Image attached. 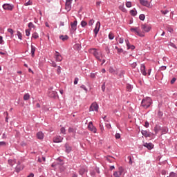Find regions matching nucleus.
Instances as JSON below:
<instances>
[{
	"instance_id": "obj_49",
	"label": "nucleus",
	"mask_w": 177,
	"mask_h": 177,
	"mask_svg": "<svg viewBox=\"0 0 177 177\" xmlns=\"http://www.w3.org/2000/svg\"><path fill=\"white\" fill-rule=\"evenodd\" d=\"M115 139H120L121 138V134L120 133H116L115 135Z\"/></svg>"
},
{
	"instance_id": "obj_37",
	"label": "nucleus",
	"mask_w": 177,
	"mask_h": 177,
	"mask_svg": "<svg viewBox=\"0 0 177 177\" xmlns=\"http://www.w3.org/2000/svg\"><path fill=\"white\" fill-rule=\"evenodd\" d=\"M50 64L51 67H57V64H56V62L55 61H51L50 62Z\"/></svg>"
},
{
	"instance_id": "obj_50",
	"label": "nucleus",
	"mask_w": 177,
	"mask_h": 177,
	"mask_svg": "<svg viewBox=\"0 0 177 177\" xmlns=\"http://www.w3.org/2000/svg\"><path fill=\"white\" fill-rule=\"evenodd\" d=\"M98 61L102 62V64H104V63H106V59H102V57L100 58V59H98Z\"/></svg>"
},
{
	"instance_id": "obj_58",
	"label": "nucleus",
	"mask_w": 177,
	"mask_h": 177,
	"mask_svg": "<svg viewBox=\"0 0 177 177\" xmlns=\"http://www.w3.org/2000/svg\"><path fill=\"white\" fill-rule=\"evenodd\" d=\"M100 129L101 132H103L104 131V127H103L102 124H100Z\"/></svg>"
},
{
	"instance_id": "obj_64",
	"label": "nucleus",
	"mask_w": 177,
	"mask_h": 177,
	"mask_svg": "<svg viewBox=\"0 0 177 177\" xmlns=\"http://www.w3.org/2000/svg\"><path fill=\"white\" fill-rule=\"evenodd\" d=\"M160 70H161L162 71H164V70H167V66H162L160 67Z\"/></svg>"
},
{
	"instance_id": "obj_54",
	"label": "nucleus",
	"mask_w": 177,
	"mask_h": 177,
	"mask_svg": "<svg viewBox=\"0 0 177 177\" xmlns=\"http://www.w3.org/2000/svg\"><path fill=\"white\" fill-rule=\"evenodd\" d=\"M127 158H128V160H129V164H130V165H132V164H133L132 158L131 156H128Z\"/></svg>"
},
{
	"instance_id": "obj_38",
	"label": "nucleus",
	"mask_w": 177,
	"mask_h": 177,
	"mask_svg": "<svg viewBox=\"0 0 177 177\" xmlns=\"http://www.w3.org/2000/svg\"><path fill=\"white\" fill-rule=\"evenodd\" d=\"M109 73L111 74H115V69L113 67L109 68Z\"/></svg>"
},
{
	"instance_id": "obj_29",
	"label": "nucleus",
	"mask_w": 177,
	"mask_h": 177,
	"mask_svg": "<svg viewBox=\"0 0 177 177\" xmlns=\"http://www.w3.org/2000/svg\"><path fill=\"white\" fill-rule=\"evenodd\" d=\"M59 39H62V41H67V39H68V36L61 35V36H59Z\"/></svg>"
},
{
	"instance_id": "obj_4",
	"label": "nucleus",
	"mask_w": 177,
	"mask_h": 177,
	"mask_svg": "<svg viewBox=\"0 0 177 177\" xmlns=\"http://www.w3.org/2000/svg\"><path fill=\"white\" fill-rule=\"evenodd\" d=\"M130 31H131V32H135L137 35H138V37H145V34L141 33L140 32H139V28H138V27L131 28L130 29Z\"/></svg>"
},
{
	"instance_id": "obj_42",
	"label": "nucleus",
	"mask_w": 177,
	"mask_h": 177,
	"mask_svg": "<svg viewBox=\"0 0 177 177\" xmlns=\"http://www.w3.org/2000/svg\"><path fill=\"white\" fill-rule=\"evenodd\" d=\"M102 92H104L106 91V82H104L102 85Z\"/></svg>"
},
{
	"instance_id": "obj_1",
	"label": "nucleus",
	"mask_w": 177,
	"mask_h": 177,
	"mask_svg": "<svg viewBox=\"0 0 177 177\" xmlns=\"http://www.w3.org/2000/svg\"><path fill=\"white\" fill-rule=\"evenodd\" d=\"M153 104V100L150 97H146L142 100L141 106L144 109H149L150 106Z\"/></svg>"
},
{
	"instance_id": "obj_23",
	"label": "nucleus",
	"mask_w": 177,
	"mask_h": 177,
	"mask_svg": "<svg viewBox=\"0 0 177 177\" xmlns=\"http://www.w3.org/2000/svg\"><path fill=\"white\" fill-rule=\"evenodd\" d=\"M160 131H161V126L156 124L154 127V132H155L156 135H157V133H158V132H160Z\"/></svg>"
},
{
	"instance_id": "obj_62",
	"label": "nucleus",
	"mask_w": 177,
	"mask_h": 177,
	"mask_svg": "<svg viewBox=\"0 0 177 177\" xmlns=\"http://www.w3.org/2000/svg\"><path fill=\"white\" fill-rule=\"evenodd\" d=\"M137 66L136 62H133V64H131V67L132 68H136Z\"/></svg>"
},
{
	"instance_id": "obj_14",
	"label": "nucleus",
	"mask_w": 177,
	"mask_h": 177,
	"mask_svg": "<svg viewBox=\"0 0 177 177\" xmlns=\"http://www.w3.org/2000/svg\"><path fill=\"white\" fill-rule=\"evenodd\" d=\"M55 60L57 62H62V60H63V57H62V55H60V53L57 51L55 52Z\"/></svg>"
},
{
	"instance_id": "obj_24",
	"label": "nucleus",
	"mask_w": 177,
	"mask_h": 177,
	"mask_svg": "<svg viewBox=\"0 0 177 177\" xmlns=\"http://www.w3.org/2000/svg\"><path fill=\"white\" fill-rule=\"evenodd\" d=\"M37 139L42 140L44 139V133L42 131H39L37 133Z\"/></svg>"
},
{
	"instance_id": "obj_27",
	"label": "nucleus",
	"mask_w": 177,
	"mask_h": 177,
	"mask_svg": "<svg viewBox=\"0 0 177 177\" xmlns=\"http://www.w3.org/2000/svg\"><path fill=\"white\" fill-rule=\"evenodd\" d=\"M130 15L131 16H136V15H138V11H136V9H133L130 10Z\"/></svg>"
},
{
	"instance_id": "obj_46",
	"label": "nucleus",
	"mask_w": 177,
	"mask_h": 177,
	"mask_svg": "<svg viewBox=\"0 0 177 177\" xmlns=\"http://www.w3.org/2000/svg\"><path fill=\"white\" fill-rule=\"evenodd\" d=\"M7 31H8V32H10V34L11 35H13V34H14V32H15V31H14L13 29H12V28H8V29L7 30Z\"/></svg>"
},
{
	"instance_id": "obj_34",
	"label": "nucleus",
	"mask_w": 177,
	"mask_h": 177,
	"mask_svg": "<svg viewBox=\"0 0 177 177\" xmlns=\"http://www.w3.org/2000/svg\"><path fill=\"white\" fill-rule=\"evenodd\" d=\"M17 35L19 39H20L21 41V39H23V36L21 35V32H20L19 31H17Z\"/></svg>"
},
{
	"instance_id": "obj_19",
	"label": "nucleus",
	"mask_w": 177,
	"mask_h": 177,
	"mask_svg": "<svg viewBox=\"0 0 177 177\" xmlns=\"http://www.w3.org/2000/svg\"><path fill=\"white\" fill-rule=\"evenodd\" d=\"M65 149H66L65 151L68 154L69 153H71V150H73V148L70 145H68V144H65Z\"/></svg>"
},
{
	"instance_id": "obj_47",
	"label": "nucleus",
	"mask_w": 177,
	"mask_h": 177,
	"mask_svg": "<svg viewBox=\"0 0 177 177\" xmlns=\"http://www.w3.org/2000/svg\"><path fill=\"white\" fill-rule=\"evenodd\" d=\"M60 131L61 133H63V135H66V128L62 127Z\"/></svg>"
},
{
	"instance_id": "obj_40",
	"label": "nucleus",
	"mask_w": 177,
	"mask_h": 177,
	"mask_svg": "<svg viewBox=\"0 0 177 177\" xmlns=\"http://www.w3.org/2000/svg\"><path fill=\"white\" fill-rule=\"evenodd\" d=\"M126 6H127V8H131V7H132V2H131V1H127V2L126 3Z\"/></svg>"
},
{
	"instance_id": "obj_5",
	"label": "nucleus",
	"mask_w": 177,
	"mask_h": 177,
	"mask_svg": "<svg viewBox=\"0 0 177 177\" xmlns=\"http://www.w3.org/2000/svg\"><path fill=\"white\" fill-rule=\"evenodd\" d=\"M71 3H73V0H66L65 3V10L66 12H70L71 10Z\"/></svg>"
},
{
	"instance_id": "obj_25",
	"label": "nucleus",
	"mask_w": 177,
	"mask_h": 177,
	"mask_svg": "<svg viewBox=\"0 0 177 177\" xmlns=\"http://www.w3.org/2000/svg\"><path fill=\"white\" fill-rule=\"evenodd\" d=\"M126 89H127V92H132V89H133V86H132V85L128 84L126 86Z\"/></svg>"
},
{
	"instance_id": "obj_45",
	"label": "nucleus",
	"mask_w": 177,
	"mask_h": 177,
	"mask_svg": "<svg viewBox=\"0 0 177 177\" xmlns=\"http://www.w3.org/2000/svg\"><path fill=\"white\" fill-rule=\"evenodd\" d=\"M127 49H128V50L131 49V50H135V46L130 44V45L127 47Z\"/></svg>"
},
{
	"instance_id": "obj_60",
	"label": "nucleus",
	"mask_w": 177,
	"mask_h": 177,
	"mask_svg": "<svg viewBox=\"0 0 177 177\" xmlns=\"http://www.w3.org/2000/svg\"><path fill=\"white\" fill-rule=\"evenodd\" d=\"M119 44H124V38L120 37L119 39Z\"/></svg>"
},
{
	"instance_id": "obj_20",
	"label": "nucleus",
	"mask_w": 177,
	"mask_h": 177,
	"mask_svg": "<svg viewBox=\"0 0 177 177\" xmlns=\"http://www.w3.org/2000/svg\"><path fill=\"white\" fill-rule=\"evenodd\" d=\"M141 133L145 138H150V133L147 130H142Z\"/></svg>"
},
{
	"instance_id": "obj_7",
	"label": "nucleus",
	"mask_w": 177,
	"mask_h": 177,
	"mask_svg": "<svg viewBox=\"0 0 177 177\" xmlns=\"http://www.w3.org/2000/svg\"><path fill=\"white\" fill-rule=\"evenodd\" d=\"M14 8H15V6L13 4L4 3L3 5V9H4V10H13Z\"/></svg>"
},
{
	"instance_id": "obj_33",
	"label": "nucleus",
	"mask_w": 177,
	"mask_h": 177,
	"mask_svg": "<svg viewBox=\"0 0 177 177\" xmlns=\"http://www.w3.org/2000/svg\"><path fill=\"white\" fill-rule=\"evenodd\" d=\"M32 38H34V39H37V38H39V35H38V33L34 32L32 35Z\"/></svg>"
},
{
	"instance_id": "obj_32",
	"label": "nucleus",
	"mask_w": 177,
	"mask_h": 177,
	"mask_svg": "<svg viewBox=\"0 0 177 177\" xmlns=\"http://www.w3.org/2000/svg\"><path fill=\"white\" fill-rule=\"evenodd\" d=\"M139 19L142 21H145V19H146V16L144 14H140L139 16Z\"/></svg>"
},
{
	"instance_id": "obj_12",
	"label": "nucleus",
	"mask_w": 177,
	"mask_h": 177,
	"mask_svg": "<svg viewBox=\"0 0 177 177\" xmlns=\"http://www.w3.org/2000/svg\"><path fill=\"white\" fill-rule=\"evenodd\" d=\"M63 142V137L60 136H57L53 138L54 143H62Z\"/></svg>"
},
{
	"instance_id": "obj_22",
	"label": "nucleus",
	"mask_w": 177,
	"mask_h": 177,
	"mask_svg": "<svg viewBox=\"0 0 177 177\" xmlns=\"http://www.w3.org/2000/svg\"><path fill=\"white\" fill-rule=\"evenodd\" d=\"M30 48H31V56L32 57H34L35 56V50L37 48H35V46H34L32 44L30 46Z\"/></svg>"
},
{
	"instance_id": "obj_51",
	"label": "nucleus",
	"mask_w": 177,
	"mask_h": 177,
	"mask_svg": "<svg viewBox=\"0 0 177 177\" xmlns=\"http://www.w3.org/2000/svg\"><path fill=\"white\" fill-rule=\"evenodd\" d=\"M80 88H81L82 89H84V91H85L86 92H88V88H86V86L85 85H82V86H80Z\"/></svg>"
},
{
	"instance_id": "obj_39",
	"label": "nucleus",
	"mask_w": 177,
	"mask_h": 177,
	"mask_svg": "<svg viewBox=\"0 0 177 177\" xmlns=\"http://www.w3.org/2000/svg\"><path fill=\"white\" fill-rule=\"evenodd\" d=\"M119 9L120 10H122V12H127V9H125V7H124V6H119Z\"/></svg>"
},
{
	"instance_id": "obj_53",
	"label": "nucleus",
	"mask_w": 177,
	"mask_h": 177,
	"mask_svg": "<svg viewBox=\"0 0 177 177\" xmlns=\"http://www.w3.org/2000/svg\"><path fill=\"white\" fill-rule=\"evenodd\" d=\"M2 146H6V142L1 141L0 142V147H2Z\"/></svg>"
},
{
	"instance_id": "obj_44",
	"label": "nucleus",
	"mask_w": 177,
	"mask_h": 177,
	"mask_svg": "<svg viewBox=\"0 0 177 177\" xmlns=\"http://www.w3.org/2000/svg\"><path fill=\"white\" fill-rule=\"evenodd\" d=\"M169 177H177V174L174 171L170 172Z\"/></svg>"
},
{
	"instance_id": "obj_35",
	"label": "nucleus",
	"mask_w": 177,
	"mask_h": 177,
	"mask_svg": "<svg viewBox=\"0 0 177 177\" xmlns=\"http://www.w3.org/2000/svg\"><path fill=\"white\" fill-rule=\"evenodd\" d=\"M80 24L82 28L86 27V26H88V23L85 21H82Z\"/></svg>"
},
{
	"instance_id": "obj_2",
	"label": "nucleus",
	"mask_w": 177,
	"mask_h": 177,
	"mask_svg": "<svg viewBox=\"0 0 177 177\" xmlns=\"http://www.w3.org/2000/svg\"><path fill=\"white\" fill-rule=\"evenodd\" d=\"M90 52L93 55L97 60H100V58L103 57V53L102 52L99 53L96 48H91Z\"/></svg>"
},
{
	"instance_id": "obj_59",
	"label": "nucleus",
	"mask_w": 177,
	"mask_h": 177,
	"mask_svg": "<svg viewBox=\"0 0 177 177\" xmlns=\"http://www.w3.org/2000/svg\"><path fill=\"white\" fill-rule=\"evenodd\" d=\"M29 5H32V3L30 1L25 3V6H29Z\"/></svg>"
},
{
	"instance_id": "obj_6",
	"label": "nucleus",
	"mask_w": 177,
	"mask_h": 177,
	"mask_svg": "<svg viewBox=\"0 0 177 177\" xmlns=\"http://www.w3.org/2000/svg\"><path fill=\"white\" fill-rule=\"evenodd\" d=\"M122 172H124V168L122 167H119L118 171H114L113 176L115 177H121L122 175Z\"/></svg>"
},
{
	"instance_id": "obj_11",
	"label": "nucleus",
	"mask_w": 177,
	"mask_h": 177,
	"mask_svg": "<svg viewBox=\"0 0 177 177\" xmlns=\"http://www.w3.org/2000/svg\"><path fill=\"white\" fill-rule=\"evenodd\" d=\"M100 30V21H97L96 23L95 27L93 30L95 35V37H96L97 35V34L99 33V30Z\"/></svg>"
},
{
	"instance_id": "obj_26",
	"label": "nucleus",
	"mask_w": 177,
	"mask_h": 177,
	"mask_svg": "<svg viewBox=\"0 0 177 177\" xmlns=\"http://www.w3.org/2000/svg\"><path fill=\"white\" fill-rule=\"evenodd\" d=\"M68 131L69 133H75L77 132V129L69 127L68 129Z\"/></svg>"
},
{
	"instance_id": "obj_15",
	"label": "nucleus",
	"mask_w": 177,
	"mask_h": 177,
	"mask_svg": "<svg viewBox=\"0 0 177 177\" xmlns=\"http://www.w3.org/2000/svg\"><path fill=\"white\" fill-rule=\"evenodd\" d=\"M77 24H78V21H77V20L71 23V27L72 31H77Z\"/></svg>"
},
{
	"instance_id": "obj_30",
	"label": "nucleus",
	"mask_w": 177,
	"mask_h": 177,
	"mask_svg": "<svg viewBox=\"0 0 177 177\" xmlns=\"http://www.w3.org/2000/svg\"><path fill=\"white\" fill-rule=\"evenodd\" d=\"M160 131H162V135H165V133L168 132V128L167 127L161 128Z\"/></svg>"
},
{
	"instance_id": "obj_57",
	"label": "nucleus",
	"mask_w": 177,
	"mask_h": 177,
	"mask_svg": "<svg viewBox=\"0 0 177 177\" xmlns=\"http://www.w3.org/2000/svg\"><path fill=\"white\" fill-rule=\"evenodd\" d=\"M79 79L78 77H75L74 80V85H77L78 84Z\"/></svg>"
},
{
	"instance_id": "obj_3",
	"label": "nucleus",
	"mask_w": 177,
	"mask_h": 177,
	"mask_svg": "<svg viewBox=\"0 0 177 177\" xmlns=\"http://www.w3.org/2000/svg\"><path fill=\"white\" fill-rule=\"evenodd\" d=\"M96 172L97 174H100V170L98 167L91 168L90 169V175L92 177H96Z\"/></svg>"
},
{
	"instance_id": "obj_10",
	"label": "nucleus",
	"mask_w": 177,
	"mask_h": 177,
	"mask_svg": "<svg viewBox=\"0 0 177 177\" xmlns=\"http://www.w3.org/2000/svg\"><path fill=\"white\" fill-rule=\"evenodd\" d=\"M141 29L142 31H144V32H149V31L151 30V27L149 25L142 24L141 25Z\"/></svg>"
},
{
	"instance_id": "obj_63",
	"label": "nucleus",
	"mask_w": 177,
	"mask_h": 177,
	"mask_svg": "<svg viewBox=\"0 0 177 177\" xmlns=\"http://www.w3.org/2000/svg\"><path fill=\"white\" fill-rule=\"evenodd\" d=\"M26 37H30V30H26Z\"/></svg>"
},
{
	"instance_id": "obj_28",
	"label": "nucleus",
	"mask_w": 177,
	"mask_h": 177,
	"mask_svg": "<svg viewBox=\"0 0 177 177\" xmlns=\"http://www.w3.org/2000/svg\"><path fill=\"white\" fill-rule=\"evenodd\" d=\"M74 49H75V50H81V44H75L73 46Z\"/></svg>"
},
{
	"instance_id": "obj_55",
	"label": "nucleus",
	"mask_w": 177,
	"mask_h": 177,
	"mask_svg": "<svg viewBox=\"0 0 177 177\" xmlns=\"http://www.w3.org/2000/svg\"><path fill=\"white\" fill-rule=\"evenodd\" d=\"M162 115H164V113L161 111H159L158 112V117H162Z\"/></svg>"
},
{
	"instance_id": "obj_8",
	"label": "nucleus",
	"mask_w": 177,
	"mask_h": 177,
	"mask_svg": "<svg viewBox=\"0 0 177 177\" xmlns=\"http://www.w3.org/2000/svg\"><path fill=\"white\" fill-rule=\"evenodd\" d=\"M88 129L91 131V132H93V133H96L97 129L95 126H93V122H89L88 124Z\"/></svg>"
},
{
	"instance_id": "obj_17",
	"label": "nucleus",
	"mask_w": 177,
	"mask_h": 177,
	"mask_svg": "<svg viewBox=\"0 0 177 177\" xmlns=\"http://www.w3.org/2000/svg\"><path fill=\"white\" fill-rule=\"evenodd\" d=\"M140 71L142 75H147V73H146V66H145V64H141Z\"/></svg>"
},
{
	"instance_id": "obj_43",
	"label": "nucleus",
	"mask_w": 177,
	"mask_h": 177,
	"mask_svg": "<svg viewBox=\"0 0 177 177\" xmlns=\"http://www.w3.org/2000/svg\"><path fill=\"white\" fill-rule=\"evenodd\" d=\"M28 27L32 28H35V25H34V24H32V22H30V23L28 24Z\"/></svg>"
},
{
	"instance_id": "obj_48",
	"label": "nucleus",
	"mask_w": 177,
	"mask_h": 177,
	"mask_svg": "<svg viewBox=\"0 0 177 177\" xmlns=\"http://www.w3.org/2000/svg\"><path fill=\"white\" fill-rule=\"evenodd\" d=\"M162 15H167V13H169V10H161L160 11Z\"/></svg>"
},
{
	"instance_id": "obj_9",
	"label": "nucleus",
	"mask_w": 177,
	"mask_h": 177,
	"mask_svg": "<svg viewBox=\"0 0 177 177\" xmlns=\"http://www.w3.org/2000/svg\"><path fill=\"white\" fill-rule=\"evenodd\" d=\"M99 109V105H97V104L96 103H93L90 108H89V111H97V110Z\"/></svg>"
},
{
	"instance_id": "obj_36",
	"label": "nucleus",
	"mask_w": 177,
	"mask_h": 177,
	"mask_svg": "<svg viewBox=\"0 0 177 177\" xmlns=\"http://www.w3.org/2000/svg\"><path fill=\"white\" fill-rule=\"evenodd\" d=\"M109 39L113 40L114 39V34L113 32H109Z\"/></svg>"
},
{
	"instance_id": "obj_52",
	"label": "nucleus",
	"mask_w": 177,
	"mask_h": 177,
	"mask_svg": "<svg viewBox=\"0 0 177 177\" xmlns=\"http://www.w3.org/2000/svg\"><path fill=\"white\" fill-rule=\"evenodd\" d=\"M95 23V20L93 19H91L89 21H88V26H93V24Z\"/></svg>"
},
{
	"instance_id": "obj_56",
	"label": "nucleus",
	"mask_w": 177,
	"mask_h": 177,
	"mask_svg": "<svg viewBox=\"0 0 177 177\" xmlns=\"http://www.w3.org/2000/svg\"><path fill=\"white\" fill-rule=\"evenodd\" d=\"M105 51L108 55L109 53H110V48H109V46L105 47Z\"/></svg>"
},
{
	"instance_id": "obj_21",
	"label": "nucleus",
	"mask_w": 177,
	"mask_h": 177,
	"mask_svg": "<svg viewBox=\"0 0 177 177\" xmlns=\"http://www.w3.org/2000/svg\"><path fill=\"white\" fill-rule=\"evenodd\" d=\"M86 172H88V170H86L85 167H81L80 169H79V175H81V176H82V175H84V174H85Z\"/></svg>"
},
{
	"instance_id": "obj_16",
	"label": "nucleus",
	"mask_w": 177,
	"mask_h": 177,
	"mask_svg": "<svg viewBox=\"0 0 177 177\" xmlns=\"http://www.w3.org/2000/svg\"><path fill=\"white\" fill-rule=\"evenodd\" d=\"M144 147H147V149H148V150H152V149H154V145H153V143L149 142V143H145L143 145Z\"/></svg>"
},
{
	"instance_id": "obj_61",
	"label": "nucleus",
	"mask_w": 177,
	"mask_h": 177,
	"mask_svg": "<svg viewBox=\"0 0 177 177\" xmlns=\"http://www.w3.org/2000/svg\"><path fill=\"white\" fill-rule=\"evenodd\" d=\"M176 81V77H173L170 82L172 84H175Z\"/></svg>"
},
{
	"instance_id": "obj_31",
	"label": "nucleus",
	"mask_w": 177,
	"mask_h": 177,
	"mask_svg": "<svg viewBox=\"0 0 177 177\" xmlns=\"http://www.w3.org/2000/svg\"><path fill=\"white\" fill-rule=\"evenodd\" d=\"M30 99V93H26L24 95V100H28Z\"/></svg>"
},
{
	"instance_id": "obj_18",
	"label": "nucleus",
	"mask_w": 177,
	"mask_h": 177,
	"mask_svg": "<svg viewBox=\"0 0 177 177\" xmlns=\"http://www.w3.org/2000/svg\"><path fill=\"white\" fill-rule=\"evenodd\" d=\"M48 96L49 97H56V96H57V92L55 91H50L48 92Z\"/></svg>"
},
{
	"instance_id": "obj_13",
	"label": "nucleus",
	"mask_w": 177,
	"mask_h": 177,
	"mask_svg": "<svg viewBox=\"0 0 177 177\" xmlns=\"http://www.w3.org/2000/svg\"><path fill=\"white\" fill-rule=\"evenodd\" d=\"M140 3L146 8H151L150 3L147 0H140Z\"/></svg>"
},
{
	"instance_id": "obj_41",
	"label": "nucleus",
	"mask_w": 177,
	"mask_h": 177,
	"mask_svg": "<svg viewBox=\"0 0 177 177\" xmlns=\"http://www.w3.org/2000/svg\"><path fill=\"white\" fill-rule=\"evenodd\" d=\"M57 73L58 75H60V73H62V67H60V66H57Z\"/></svg>"
}]
</instances>
